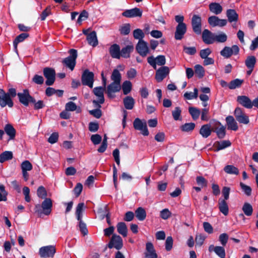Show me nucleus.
<instances>
[{"label":"nucleus","mask_w":258,"mask_h":258,"mask_svg":"<svg viewBox=\"0 0 258 258\" xmlns=\"http://www.w3.org/2000/svg\"><path fill=\"white\" fill-rule=\"evenodd\" d=\"M52 207V201L50 198H45L42 202L41 206L38 204L35 207V211L39 216L43 213L45 215H48L51 212Z\"/></svg>","instance_id":"f257e3e1"},{"label":"nucleus","mask_w":258,"mask_h":258,"mask_svg":"<svg viewBox=\"0 0 258 258\" xmlns=\"http://www.w3.org/2000/svg\"><path fill=\"white\" fill-rule=\"evenodd\" d=\"M69 53L70 55L63 59L62 62L67 68L73 71L76 63V59L78 56L77 50L75 49H71L69 50Z\"/></svg>","instance_id":"f03ea898"},{"label":"nucleus","mask_w":258,"mask_h":258,"mask_svg":"<svg viewBox=\"0 0 258 258\" xmlns=\"http://www.w3.org/2000/svg\"><path fill=\"white\" fill-rule=\"evenodd\" d=\"M17 96L21 103L25 106H28L29 103H35V99L31 96L27 89L23 90L22 93H18Z\"/></svg>","instance_id":"7ed1b4c3"},{"label":"nucleus","mask_w":258,"mask_h":258,"mask_svg":"<svg viewBox=\"0 0 258 258\" xmlns=\"http://www.w3.org/2000/svg\"><path fill=\"white\" fill-rule=\"evenodd\" d=\"M43 75L46 79L45 84L47 86H51L55 80L56 73L54 69L46 67L43 69Z\"/></svg>","instance_id":"20e7f679"},{"label":"nucleus","mask_w":258,"mask_h":258,"mask_svg":"<svg viewBox=\"0 0 258 258\" xmlns=\"http://www.w3.org/2000/svg\"><path fill=\"white\" fill-rule=\"evenodd\" d=\"M94 75L93 72L89 71L88 69L84 70L81 77L82 84L92 88L94 83Z\"/></svg>","instance_id":"39448f33"},{"label":"nucleus","mask_w":258,"mask_h":258,"mask_svg":"<svg viewBox=\"0 0 258 258\" xmlns=\"http://www.w3.org/2000/svg\"><path fill=\"white\" fill-rule=\"evenodd\" d=\"M104 91L105 88L104 87H97L94 88L93 93L98 98V100H94L93 101V103L96 107L101 108V104L104 102Z\"/></svg>","instance_id":"423d86ee"},{"label":"nucleus","mask_w":258,"mask_h":258,"mask_svg":"<svg viewBox=\"0 0 258 258\" xmlns=\"http://www.w3.org/2000/svg\"><path fill=\"white\" fill-rule=\"evenodd\" d=\"M56 252L55 248L53 245L43 246L39 249V254L41 257H53Z\"/></svg>","instance_id":"0eeeda50"},{"label":"nucleus","mask_w":258,"mask_h":258,"mask_svg":"<svg viewBox=\"0 0 258 258\" xmlns=\"http://www.w3.org/2000/svg\"><path fill=\"white\" fill-rule=\"evenodd\" d=\"M239 52V48L236 45H233L231 47L225 46L220 51V54L225 58H229L232 55H237Z\"/></svg>","instance_id":"6e6552de"},{"label":"nucleus","mask_w":258,"mask_h":258,"mask_svg":"<svg viewBox=\"0 0 258 258\" xmlns=\"http://www.w3.org/2000/svg\"><path fill=\"white\" fill-rule=\"evenodd\" d=\"M107 246L109 248L114 247L117 250L120 249L123 246L121 237L119 235L113 234Z\"/></svg>","instance_id":"1a4fd4ad"},{"label":"nucleus","mask_w":258,"mask_h":258,"mask_svg":"<svg viewBox=\"0 0 258 258\" xmlns=\"http://www.w3.org/2000/svg\"><path fill=\"white\" fill-rule=\"evenodd\" d=\"M234 116L240 123L247 124L249 122L248 116L239 107H237L235 109Z\"/></svg>","instance_id":"9d476101"},{"label":"nucleus","mask_w":258,"mask_h":258,"mask_svg":"<svg viewBox=\"0 0 258 258\" xmlns=\"http://www.w3.org/2000/svg\"><path fill=\"white\" fill-rule=\"evenodd\" d=\"M120 89V83L112 82L107 86L106 93L109 98H113L115 97L114 93L118 92Z\"/></svg>","instance_id":"9b49d317"},{"label":"nucleus","mask_w":258,"mask_h":258,"mask_svg":"<svg viewBox=\"0 0 258 258\" xmlns=\"http://www.w3.org/2000/svg\"><path fill=\"white\" fill-rule=\"evenodd\" d=\"M133 125L135 129L141 131L142 134L144 136H148L149 135L146 123L145 122H143L139 118L135 119Z\"/></svg>","instance_id":"f8f14e48"},{"label":"nucleus","mask_w":258,"mask_h":258,"mask_svg":"<svg viewBox=\"0 0 258 258\" xmlns=\"http://www.w3.org/2000/svg\"><path fill=\"white\" fill-rule=\"evenodd\" d=\"M136 48L137 52L143 57H145L149 53L148 43L145 41H139Z\"/></svg>","instance_id":"ddd939ff"},{"label":"nucleus","mask_w":258,"mask_h":258,"mask_svg":"<svg viewBox=\"0 0 258 258\" xmlns=\"http://www.w3.org/2000/svg\"><path fill=\"white\" fill-rule=\"evenodd\" d=\"M208 23L211 26L223 27L226 25L227 21L226 19H220L215 16H211L208 18Z\"/></svg>","instance_id":"4468645a"},{"label":"nucleus","mask_w":258,"mask_h":258,"mask_svg":"<svg viewBox=\"0 0 258 258\" xmlns=\"http://www.w3.org/2000/svg\"><path fill=\"white\" fill-rule=\"evenodd\" d=\"M215 33L208 29H205L202 32V40L206 44H211L214 43Z\"/></svg>","instance_id":"2eb2a0df"},{"label":"nucleus","mask_w":258,"mask_h":258,"mask_svg":"<svg viewBox=\"0 0 258 258\" xmlns=\"http://www.w3.org/2000/svg\"><path fill=\"white\" fill-rule=\"evenodd\" d=\"M169 73L168 67L164 66L160 68L156 73L155 79L158 82H161Z\"/></svg>","instance_id":"dca6fc26"},{"label":"nucleus","mask_w":258,"mask_h":258,"mask_svg":"<svg viewBox=\"0 0 258 258\" xmlns=\"http://www.w3.org/2000/svg\"><path fill=\"white\" fill-rule=\"evenodd\" d=\"M122 15L123 16L126 18L141 17L142 15V11L139 8H135L125 11L122 13Z\"/></svg>","instance_id":"f3484780"},{"label":"nucleus","mask_w":258,"mask_h":258,"mask_svg":"<svg viewBox=\"0 0 258 258\" xmlns=\"http://www.w3.org/2000/svg\"><path fill=\"white\" fill-rule=\"evenodd\" d=\"M144 254L145 258H157V254L151 242L146 243Z\"/></svg>","instance_id":"a211bd4d"},{"label":"nucleus","mask_w":258,"mask_h":258,"mask_svg":"<svg viewBox=\"0 0 258 258\" xmlns=\"http://www.w3.org/2000/svg\"><path fill=\"white\" fill-rule=\"evenodd\" d=\"M186 31V27L185 24H178L176 27L175 32V39L176 40H181Z\"/></svg>","instance_id":"6ab92c4d"},{"label":"nucleus","mask_w":258,"mask_h":258,"mask_svg":"<svg viewBox=\"0 0 258 258\" xmlns=\"http://www.w3.org/2000/svg\"><path fill=\"white\" fill-rule=\"evenodd\" d=\"M237 101L245 108H251L252 107V102L246 96H238Z\"/></svg>","instance_id":"aec40b11"},{"label":"nucleus","mask_w":258,"mask_h":258,"mask_svg":"<svg viewBox=\"0 0 258 258\" xmlns=\"http://www.w3.org/2000/svg\"><path fill=\"white\" fill-rule=\"evenodd\" d=\"M226 121L228 130L236 131L238 130V126L236 121L232 116H228L226 118Z\"/></svg>","instance_id":"412c9836"},{"label":"nucleus","mask_w":258,"mask_h":258,"mask_svg":"<svg viewBox=\"0 0 258 258\" xmlns=\"http://www.w3.org/2000/svg\"><path fill=\"white\" fill-rule=\"evenodd\" d=\"M13 105V102L8 94L2 97L0 96V105L2 107H4L6 105L9 107H12Z\"/></svg>","instance_id":"4be33fe9"},{"label":"nucleus","mask_w":258,"mask_h":258,"mask_svg":"<svg viewBox=\"0 0 258 258\" xmlns=\"http://www.w3.org/2000/svg\"><path fill=\"white\" fill-rule=\"evenodd\" d=\"M109 53L113 58H119L120 57V47L118 44H114L109 48Z\"/></svg>","instance_id":"5701e85b"},{"label":"nucleus","mask_w":258,"mask_h":258,"mask_svg":"<svg viewBox=\"0 0 258 258\" xmlns=\"http://www.w3.org/2000/svg\"><path fill=\"white\" fill-rule=\"evenodd\" d=\"M4 131L9 137V140H14L16 136V131L11 124H7L5 126Z\"/></svg>","instance_id":"b1692460"},{"label":"nucleus","mask_w":258,"mask_h":258,"mask_svg":"<svg viewBox=\"0 0 258 258\" xmlns=\"http://www.w3.org/2000/svg\"><path fill=\"white\" fill-rule=\"evenodd\" d=\"M218 208L220 212L224 216H227L229 213V207L227 202L224 200L219 199Z\"/></svg>","instance_id":"393cba45"},{"label":"nucleus","mask_w":258,"mask_h":258,"mask_svg":"<svg viewBox=\"0 0 258 258\" xmlns=\"http://www.w3.org/2000/svg\"><path fill=\"white\" fill-rule=\"evenodd\" d=\"M226 16L230 23L236 22L238 19V15L235 10L228 9L226 12Z\"/></svg>","instance_id":"a878e982"},{"label":"nucleus","mask_w":258,"mask_h":258,"mask_svg":"<svg viewBox=\"0 0 258 258\" xmlns=\"http://www.w3.org/2000/svg\"><path fill=\"white\" fill-rule=\"evenodd\" d=\"M87 40L88 43L93 47L97 46L98 44L96 33L95 31L91 32L87 35Z\"/></svg>","instance_id":"bb28decb"},{"label":"nucleus","mask_w":258,"mask_h":258,"mask_svg":"<svg viewBox=\"0 0 258 258\" xmlns=\"http://www.w3.org/2000/svg\"><path fill=\"white\" fill-rule=\"evenodd\" d=\"M123 103L125 109L131 110L134 107L135 101L132 96H127L124 98Z\"/></svg>","instance_id":"cd10ccee"},{"label":"nucleus","mask_w":258,"mask_h":258,"mask_svg":"<svg viewBox=\"0 0 258 258\" xmlns=\"http://www.w3.org/2000/svg\"><path fill=\"white\" fill-rule=\"evenodd\" d=\"M195 33L199 35L202 33V20L201 17L195 15Z\"/></svg>","instance_id":"c85d7f7f"},{"label":"nucleus","mask_w":258,"mask_h":258,"mask_svg":"<svg viewBox=\"0 0 258 258\" xmlns=\"http://www.w3.org/2000/svg\"><path fill=\"white\" fill-rule=\"evenodd\" d=\"M136 218L141 221H144L147 216L145 210L142 207H139L135 212Z\"/></svg>","instance_id":"c756f323"},{"label":"nucleus","mask_w":258,"mask_h":258,"mask_svg":"<svg viewBox=\"0 0 258 258\" xmlns=\"http://www.w3.org/2000/svg\"><path fill=\"white\" fill-rule=\"evenodd\" d=\"M117 232L123 237H126L127 234V228L125 223L119 222L117 223Z\"/></svg>","instance_id":"7c9ffc66"},{"label":"nucleus","mask_w":258,"mask_h":258,"mask_svg":"<svg viewBox=\"0 0 258 258\" xmlns=\"http://www.w3.org/2000/svg\"><path fill=\"white\" fill-rule=\"evenodd\" d=\"M211 125L209 124L203 125L200 130V133L204 138L208 137L211 134Z\"/></svg>","instance_id":"2f4dec72"},{"label":"nucleus","mask_w":258,"mask_h":258,"mask_svg":"<svg viewBox=\"0 0 258 258\" xmlns=\"http://www.w3.org/2000/svg\"><path fill=\"white\" fill-rule=\"evenodd\" d=\"M209 9L211 12L216 15L220 14L222 11V6L218 3H212L209 5Z\"/></svg>","instance_id":"473e14b6"},{"label":"nucleus","mask_w":258,"mask_h":258,"mask_svg":"<svg viewBox=\"0 0 258 258\" xmlns=\"http://www.w3.org/2000/svg\"><path fill=\"white\" fill-rule=\"evenodd\" d=\"M134 50V47L132 45H127L125 47L122 48L120 50V56L124 58H128L130 57V54Z\"/></svg>","instance_id":"72a5a7b5"},{"label":"nucleus","mask_w":258,"mask_h":258,"mask_svg":"<svg viewBox=\"0 0 258 258\" xmlns=\"http://www.w3.org/2000/svg\"><path fill=\"white\" fill-rule=\"evenodd\" d=\"M256 61V58L254 56H248L245 60V66L248 69H254Z\"/></svg>","instance_id":"f704fd0d"},{"label":"nucleus","mask_w":258,"mask_h":258,"mask_svg":"<svg viewBox=\"0 0 258 258\" xmlns=\"http://www.w3.org/2000/svg\"><path fill=\"white\" fill-rule=\"evenodd\" d=\"M124 95L129 94L132 89V84L130 81H125L121 86Z\"/></svg>","instance_id":"c9c22d12"},{"label":"nucleus","mask_w":258,"mask_h":258,"mask_svg":"<svg viewBox=\"0 0 258 258\" xmlns=\"http://www.w3.org/2000/svg\"><path fill=\"white\" fill-rule=\"evenodd\" d=\"M28 36L29 34L26 33H21L17 36L13 42L15 49L17 50L18 43L23 41L25 39L28 37Z\"/></svg>","instance_id":"e433bc0d"},{"label":"nucleus","mask_w":258,"mask_h":258,"mask_svg":"<svg viewBox=\"0 0 258 258\" xmlns=\"http://www.w3.org/2000/svg\"><path fill=\"white\" fill-rule=\"evenodd\" d=\"M13 154L11 151H5L0 154V163H4L6 161L12 159Z\"/></svg>","instance_id":"4c0bfd02"},{"label":"nucleus","mask_w":258,"mask_h":258,"mask_svg":"<svg viewBox=\"0 0 258 258\" xmlns=\"http://www.w3.org/2000/svg\"><path fill=\"white\" fill-rule=\"evenodd\" d=\"M224 171L227 174L238 175L239 174V170L237 168L233 165H226L224 168Z\"/></svg>","instance_id":"58836bf2"},{"label":"nucleus","mask_w":258,"mask_h":258,"mask_svg":"<svg viewBox=\"0 0 258 258\" xmlns=\"http://www.w3.org/2000/svg\"><path fill=\"white\" fill-rule=\"evenodd\" d=\"M205 69L200 64L195 66V74L199 78H202L205 75Z\"/></svg>","instance_id":"ea45409f"},{"label":"nucleus","mask_w":258,"mask_h":258,"mask_svg":"<svg viewBox=\"0 0 258 258\" xmlns=\"http://www.w3.org/2000/svg\"><path fill=\"white\" fill-rule=\"evenodd\" d=\"M242 210L244 214L247 216H250L253 212L252 206L248 203H245L244 204Z\"/></svg>","instance_id":"a19ab883"},{"label":"nucleus","mask_w":258,"mask_h":258,"mask_svg":"<svg viewBox=\"0 0 258 258\" xmlns=\"http://www.w3.org/2000/svg\"><path fill=\"white\" fill-rule=\"evenodd\" d=\"M227 40V36L225 33L221 32L218 34H215L214 42L224 43L226 42Z\"/></svg>","instance_id":"79ce46f5"},{"label":"nucleus","mask_w":258,"mask_h":258,"mask_svg":"<svg viewBox=\"0 0 258 258\" xmlns=\"http://www.w3.org/2000/svg\"><path fill=\"white\" fill-rule=\"evenodd\" d=\"M111 79L114 82L120 83L121 76L119 71L117 69L113 70L111 76Z\"/></svg>","instance_id":"37998d69"},{"label":"nucleus","mask_w":258,"mask_h":258,"mask_svg":"<svg viewBox=\"0 0 258 258\" xmlns=\"http://www.w3.org/2000/svg\"><path fill=\"white\" fill-rule=\"evenodd\" d=\"M243 82V80L236 79L235 80L231 81L230 82V84L228 85V87L230 89H234L236 88L240 87Z\"/></svg>","instance_id":"c03bdc74"},{"label":"nucleus","mask_w":258,"mask_h":258,"mask_svg":"<svg viewBox=\"0 0 258 258\" xmlns=\"http://www.w3.org/2000/svg\"><path fill=\"white\" fill-rule=\"evenodd\" d=\"M133 36L135 39H138L139 41H144L143 38L145 37V34L140 29H135L133 31Z\"/></svg>","instance_id":"a18cd8bd"},{"label":"nucleus","mask_w":258,"mask_h":258,"mask_svg":"<svg viewBox=\"0 0 258 258\" xmlns=\"http://www.w3.org/2000/svg\"><path fill=\"white\" fill-rule=\"evenodd\" d=\"M217 147L216 149V151H218L219 150L224 149L227 147H229L231 145V143L228 140H224L220 142H218L217 143Z\"/></svg>","instance_id":"49530a36"},{"label":"nucleus","mask_w":258,"mask_h":258,"mask_svg":"<svg viewBox=\"0 0 258 258\" xmlns=\"http://www.w3.org/2000/svg\"><path fill=\"white\" fill-rule=\"evenodd\" d=\"M214 251L220 257L223 258L225 257L226 253L223 247L219 246H215Z\"/></svg>","instance_id":"de8ad7c7"},{"label":"nucleus","mask_w":258,"mask_h":258,"mask_svg":"<svg viewBox=\"0 0 258 258\" xmlns=\"http://www.w3.org/2000/svg\"><path fill=\"white\" fill-rule=\"evenodd\" d=\"M22 171H28L32 169V165L28 160L23 161L21 165Z\"/></svg>","instance_id":"09e8293b"},{"label":"nucleus","mask_w":258,"mask_h":258,"mask_svg":"<svg viewBox=\"0 0 258 258\" xmlns=\"http://www.w3.org/2000/svg\"><path fill=\"white\" fill-rule=\"evenodd\" d=\"M131 31L130 24H125L119 28V31L121 34L123 35H127L130 33Z\"/></svg>","instance_id":"8fccbe9b"},{"label":"nucleus","mask_w":258,"mask_h":258,"mask_svg":"<svg viewBox=\"0 0 258 258\" xmlns=\"http://www.w3.org/2000/svg\"><path fill=\"white\" fill-rule=\"evenodd\" d=\"M37 194L38 197L41 199H45L47 196L46 190L43 186H40L38 188Z\"/></svg>","instance_id":"3c124183"},{"label":"nucleus","mask_w":258,"mask_h":258,"mask_svg":"<svg viewBox=\"0 0 258 258\" xmlns=\"http://www.w3.org/2000/svg\"><path fill=\"white\" fill-rule=\"evenodd\" d=\"M196 181L199 186L201 187H205L207 186L208 181L203 176H197L196 178Z\"/></svg>","instance_id":"603ef678"},{"label":"nucleus","mask_w":258,"mask_h":258,"mask_svg":"<svg viewBox=\"0 0 258 258\" xmlns=\"http://www.w3.org/2000/svg\"><path fill=\"white\" fill-rule=\"evenodd\" d=\"M206 238V236L202 234H197L195 239L196 245L201 246L204 243Z\"/></svg>","instance_id":"864d4df0"},{"label":"nucleus","mask_w":258,"mask_h":258,"mask_svg":"<svg viewBox=\"0 0 258 258\" xmlns=\"http://www.w3.org/2000/svg\"><path fill=\"white\" fill-rule=\"evenodd\" d=\"M240 186L242 190V191L244 192V194L247 196H250L251 194V188L250 186L244 184L242 182L240 183Z\"/></svg>","instance_id":"5fc2aeb1"},{"label":"nucleus","mask_w":258,"mask_h":258,"mask_svg":"<svg viewBox=\"0 0 258 258\" xmlns=\"http://www.w3.org/2000/svg\"><path fill=\"white\" fill-rule=\"evenodd\" d=\"M97 107V108L96 109L89 110V112L91 115H93L96 118H99L102 116V111L100 109V108H98V107Z\"/></svg>","instance_id":"6e6d98bb"},{"label":"nucleus","mask_w":258,"mask_h":258,"mask_svg":"<svg viewBox=\"0 0 258 258\" xmlns=\"http://www.w3.org/2000/svg\"><path fill=\"white\" fill-rule=\"evenodd\" d=\"M181 110L179 107H176L175 108V109L172 111V114L173 118L175 120H180V114H181Z\"/></svg>","instance_id":"4d7b16f0"},{"label":"nucleus","mask_w":258,"mask_h":258,"mask_svg":"<svg viewBox=\"0 0 258 258\" xmlns=\"http://www.w3.org/2000/svg\"><path fill=\"white\" fill-rule=\"evenodd\" d=\"M215 132L216 133L218 138L220 139L223 138L225 136V127L223 125H221L219 128L216 130Z\"/></svg>","instance_id":"13d9d810"},{"label":"nucleus","mask_w":258,"mask_h":258,"mask_svg":"<svg viewBox=\"0 0 258 258\" xmlns=\"http://www.w3.org/2000/svg\"><path fill=\"white\" fill-rule=\"evenodd\" d=\"M160 215L163 219L166 220L171 216V213L168 209H164L160 212Z\"/></svg>","instance_id":"bf43d9fd"},{"label":"nucleus","mask_w":258,"mask_h":258,"mask_svg":"<svg viewBox=\"0 0 258 258\" xmlns=\"http://www.w3.org/2000/svg\"><path fill=\"white\" fill-rule=\"evenodd\" d=\"M209 124L211 125V129L212 130V131L214 132L216 131V130L222 125L220 122L215 120L211 121Z\"/></svg>","instance_id":"052dcab7"},{"label":"nucleus","mask_w":258,"mask_h":258,"mask_svg":"<svg viewBox=\"0 0 258 258\" xmlns=\"http://www.w3.org/2000/svg\"><path fill=\"white\" fill-rule=\"evenodd\" d=\"M173 245V239L171 236H168L165 241V249L167 251H170Z\"/></svg>","instance_id":"680f3d73"},{"label":"nucleus","mask_w":258,"mask_h":258,"mask_svg":"<svg viewBox=\"0 0 258 258\" xmlns=\"http://www.w3.org/2000/svg\"><path fill=\"white\" fill-rule=\"evenodd\" d=\"M183 132H188L194 130V123H186L180 127Z\"/></svg>","instance_id":"e2e57ef3"},{"label":"nucleus","mask_w":258,"mask_h":258,"mask_svg":"<svg viewBox=\"0 0 258 258\" xmlns=\"http://www.w3.org/2000/svg\"><path fill=\"white\" fill-rule=\"evenodd\" d=\"M76 104L72 101L68 102L66 104L65 108L66 111H74L77 109Z\"/></svg>","instance_id":"0e129e2a"},{"label":"nucleus","mask_w":258,"mask_h":258,"mask_svg":"<svg viewBox=\"0 0 258 258\" xmlns=\"http://www.w3.org/2000/svg\"><path fill=\"white\" fill-rule=\"evenodd\" d=\"M211 50L209 48L202 49L200 52V55L202 58H206L211 53Z\"/></svg>","instance_id":"69168bd1"},{"label":"nucleus","mask_w":258,"mask_h":258,"mask_svg":"<svg viewBox=\"0 0 258 258\" xmlns=\"http://www.w3.org/2000/svg\"><path fill=\"white\" fill-rule=\"evenodd\" d=\"M91 140L94 145H98L101 142L102 137L98 134L93 135L91 137Z\"/></svg>","instance_id":"338daca9"},{"label":"nucleus","mask_w":258,"mask_h":258,"mask_svg":"<svg viewBox=\"0 0 258 258\" xmlns=\"http://www.w3.org/2000/svg\"><path fill=\"white\" fill-rule=\"evenodd\" d=\"M156 64L163 66L166 63V59L164 55H160L156 57Z\"/></svg>","instance_id":"774afa93"}]
</instances>
